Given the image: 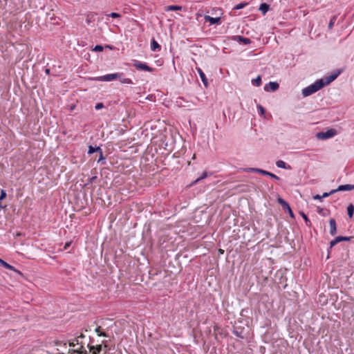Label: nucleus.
<instances>
[{
	"instance_id": "7ed1b4c3",
	"label": "nucleus",
	"mask_w": 354,
	"mask_h": 354,
	"mask_svg": "<svg viewBox=\"0 0 354 354\" xmlns=\"http://www.w3.org/2000/svg\"><path fill=\"white\" fill-rule=\"evenodd\" d=\"M122 76V73H111L96 78L98 81L111 82Z\"/></svg>"
},
{
	"instance_id": "a19ab883",
	"label": "nucleus",
	"mask_w": 354,
	"mask_h": 354,
	"mask_svg": "<svg viewBox=\"0 0 354 354\" xmlns=\"http://www.w3.org/2000/svg\"><path fill=\"white\" fill-rule=\"evenodd\" d=\"M71 245V242H68L65 244V246H64V249H66L69 247V245Z\"/></svg>"
},
{
	"instance_id": "b1692460",
	"label": "nucleus",
	"mask_w": 354,
	"mask_h": 354,
	"mask_svg": "<svg viewBox=\"0 0 354 354\" xmlns=\"http://www.w3.org/2000/svg\"><path fill=\"white\" fill-rule=\"evenodd\" d=\"M207 176V173L206 171H204L202 174V176L199 178H198L196 180H195L192 183V185L196 184L200 180L205 178Z\"/></svg>"
},
{
	"instance_id": "473e14b6",
	"label": "nucleus",
	"mask_w": 354,
	"mask_h": 354,
	"mask_svg": "<svg viewBox=\"0 0 354 354\" xmlns=\"http://www.w3.org/2000/svg\"><path fill=\"white\" fill-rule=\"evenodd\" d=\"M100 327H97L96 329H95V332L97 333V335L99 336H104V337H106V334L105 333H100Z\"/></svg>"
},
{
	"instance_id": "6e6552de",
	"label": "nucleus",
	"mask_w": 354,
	"mask_h": 354,
	"mask_svg": "<svg viewBox=\"0 0 354 354\" xmlns=\"http://www.w3.org/2000/svg\"><path fill=\"white\" fill-rule=\"evenodd\" d=\"M204 19L205 21H209L211 25L219 24L221 23V17H212L209 15H205Z\"/></svg>"
},
{
	"instance_id": "aec40b11",
	"label": "nucleus",
	"mask_w": 354,
	"mask_h": 354,
	"mask_svg": "<svg viewBox=\"0 0 354 354\" xmlns=\"http://www.w3.org/2000/svg\"><path fill=\"white\" fill-rule=\"evenodd\" d=\"M276 165L279 167V168H281V169H290V166H287L286 163L283 161V160H278L276 162Z\"/></svg>"
},
{
	"instance_id": "423d86ee",
	"label": "nucleus",
	"mask_w": 354,
	"mask_h": 354,
	"mask_svg": "<svg viewBox=\"0 0 354 354\" xmlns=\"http://www.w3.org/2000/svg\"><path fill=\"white\" fill-rule=\"evenodd\" d=\"M279 84L274 82H270L268 84H266L264 86V90L266 91H275L279 88Z\"/></svg>"
},
{
	"instance_id": "c85d7f7f",
	"label": "nucleus",
	"mask_w": 354,
	"mask_h": 354,
	"mask_svg": "<svg viewBox=\"0 0 354 354\" xmlns=\"http://www.w3.org/2000/svg\"><path fill=\"white\" fill-rule=\"evenodd\" d=\"M278 202L280 205H282L283 208H284L288 203L285 201L283 198H278Z\"/></svg>"
},
{
	"instance_id": "4be33fe9",
	"label": "nucleus",
	"mask_w": 354,
	"mask_h": 354,
	"mask_svg": "<svg viewBox=\"0 0 354 354\" xmlns=\"http://www.w3.org/2000/svg\"><path fill=\"white\" fill-rule=\"evenodd\" d=\"M100 147H93V146H89L88 147V154H91V153H93L94 152H98L99 151H100Z\"/></svg>"
},
{
	"instance_id": "1a4fd4ad",
	"label": "nucleus",
	"mask_w": 354,
	"mask_h": 354,
	"mask_svg": "<svg viewBox=\"0 0 354 354\" xmlns=\"http://www.w3.org/2000/svg\"><path fill=\"white\" fill-rule=\"evenodd\" d=\"M354 189V185H342L335 189L336 192L343 191H351Z\"/></svg>"
},
{
	"instance_id": "2f4dec72",
	"label": "nucleus",
	"mask_w": 354,
	"mask_h": 354,
	"mask_svg": "<svg viewBox=\"0 0 354 354\" xmlns=\"http://www.w3.org/2000/svg\"><path fill=\"white\" fill-rule=\"evenodd\" d=\"M108 16L112 17V18H119L120 17V15L116 12H111Z\"/></svg>"
},
{
	"instance_id": "4468645a",
	"label": "nucleus",
	"mask_w": 354,
	"mask_h": 354,
	"mask_svg": "<svg viewBox=\"0 0 354 354\" xmlns=\"http://www.w3.org/2000/svg\"><path fill=\"white\" fill-rule=\"evenodd\" d=\"M151 49L152 51H159L160 50V46L154 39L151 40Z\"/></svg>"
},
{
	"instance_id": "ea45409f",
	"label": "nucleus",
	"mask_w": 354,
	"mask_h": 354,
	"mask_svg": "<svg viewBox=\"0 0 354 354\" xmlns=\"http://www.w3.org/2000/svg\"><path fill=\"white\" fill-rule=\"evenodd\" d=\"M322 196L319 195V194H317L315 196H313V199L315 200H320L322 199Z\"/></svg>"
},
{
	"instance_id": "a878e982",
	"label": "nucleus",
	"mask_w": 354,
	"mask_h": 354,
	"mask_svg": "<svg viewBox=\"0 0 354 354\" xmlns=\"http://www.w3.org/2000/svg\"><path fill=\"white\" fill-rule=\"evenodd\" d=\"M283 209H284L285 211H286L292 218H294V214H293V212H292V209H291V208H290V207L289 204H288V205H287L283 208Z\"/></svg>"
},
{
	"instance_id": "5701e85b",
	"label": "nucleus",
	"mask_w": 354,
	"mask_h": 354,
	"mask_svg": "<svg viewBox=\"0 0 354 354\" xmlns=\"http://www.w3.org/2000/svg\"><path fill=\"white\" fill-rule=\"evenodd\" d=\"M120 81V82L122 84H133V82L131 79L129 78H125V77H122V76L118 78Z\"/></svg>"
},
{
	"instance_id": "c756f323",
	"label": "nucleus",
	"mask_w": 354,
	"mask_h": 354,
	"mask_svg": "<svg viewBox=\"0 0 354 354\" xmlns=\"http://www.w3.org/2000/svg\"><path fill=\"white\" fill-rule=\"evenodd\" d=\"M93 51L101 52L103 50V46L101 45H97L93 49Z\"/></svg>"
},
{
	"instance_id": "2eb2a0df",
	"label": "nucleus",
	"mask_w": 354,
	"mask_h": 354,
	"mask_svg": "<svg viewBox=\"0 0 354 354\" xmlns=\"http://www.w3.org/2000/svg\"><path fill=\"white\" fill-rule=\"evenodd\" d=\"M102 345H98L96 347H95L94 346H89V350L91 352H92V354H98L102 351Z\"/></svg>"
},
{
	"instance_id": "9d476101",
	"label": "nucleus",
	"mask_w": 354,
	"mask_h": 354,
	"mask_svg": "<svg viewBox=\"0 0 354 354\" xmlns=\"http://www.w3.org/2000/svg\"><path fill=\"white\" fill-rule=\"evenodd\" d=\"M234 40L242 42V43H243L244 44H246V45L247 44H250L251 43V40L249 38L243 37L239 36V35L234 36Z\"/></svg>"
},
{
	"instance_id": "a211bd4d",
	"label": "nucleus",
	"mask_w": 354,
	"mask_h": 354,
	"mask_svg": "<svg viewBox=\"0 0 354 354\" xmlns=\"http://www.w3.org/2000/svg\"><path fill=\"white\" fill-rule=\"evenodd\" d=\"M269 5L266 3H263L260 5V7H259V10L261 11L262 14L263 15H265L269 10Z\"/></svg>"
},
{
	"instance_id": "20e7f679",
	"label": "nucleus",
	"mask_w": 354,
	"mask_h": 354,
	"mask_svg": "<svg viewBox=\"0 0 354 354\" xmlns=\"http://www.w3.org/2000/svg\"><path fill=\"white\" fill-rule=\"evenodd\" d=\"M133 66L138 70H143L148 72L153 71V68L147 66L145 63H142L138 60H133Z\"/></svg>"
},
{
	"instance_id": "6ab92c4d",
	"label": "nucleus",
	"mask_w": 354,
	"mask_h": 354,
	"mask_svg": "<svg viewBox=\"0 0 354 354\" xmlns=\"http://www.w3.org/2000/svg\"><path fill=\"white\" fill-rule=\"evenodd\" d=\"M0 266H2L3 267H4L8 270H14V271L15 270V268L12 266L8 264V263L4 261L1 259H0Z\"/></svg>"
},
{
	"instance_id": "f03ea898",
	"label": "nucleus",
	"mask_w": 354,
	"mask_h": 354,
	"mask_svg": "<svg viewBox=\"0 0 354 354\" xmlns=\"http://www.w3.org/2000/svg\"><path fill=\"white\" fill-rule=\"evenodd\" d=\"M337 134V131L334 129H328L326 131L318 132L316 138L319 140H326L334 137Z\"/></svg>"
},
{
	"instance_id": "0eeeda50",
	"label": "nucleus",
	"mask_w": 354,
	"mask_h": 354,
	"mask_svg": "<svg viewBox=\"0 0 354 354\" xmlns=\"http://www.w3.org/2000/svg\"><path fill=\"white\" fill-rule=\"evenodd\" d=\"M329 226H330V234L332 236H334L337 233V225L336 221L334 218H330L329 221Z\"/></svg>"
},
{
	"instance_id": "39448f33",
	"label": "nucleus",
	"mask_w": 354,
	"mask_h": 354,
	"mask_svg": "<svg viewBox=\"0 0 354 354\" xmlns=\"http://www.w3.org/2000/svg\"><path fill=\"white\" fill-rule=\"evenodd\" d=\"M350 239H351V237H349V236H337L335 239H334L333 240H332L330 241V248H331L334 247L338 243H341V241H350Z\"/></svg>"
},
{
	"instance_id": "37998d69",
	"label": "nucleus",
	"mask_w": 354,
	"mask_h": 354,
	"mask_svg": "<svg viewBox=\"0 0 354 354\" xmlns=\"http://www.w3.org/2000/svg\"><path fill=\"white\" fill-rule=\"evenodd\" d=\"M318 212H319V213H320V212H322V208H319Z\"/></svg>"
},
{
	"instance_id": "72a5a7b5",
	"label": "nucleus",
	"mask_w": 354,
	"mask_h": 354,
	"mask_svg": "<svg viewBox=\"0 0 354 354\" xmlns=\"http://www.w3.org/2000/svg\"><path fill=\"white\" fill-rule=\"evenodd\" d=\"M260 169H258V168H248L246 169L247 171H249V172H255V173H258V171H259Z\"/></svg>"
},
{
	"instance_id": "393cba45",
	"label": "nucleus",
	"mask_w": 354,
	"mask_h": 354,
	"mask_svg": "<svg viewBox=\"0 0 354 354\" xmlns=\"http://www.w3.org/2000/svg\"><path fill=\"white\" fill-rule=\"evenodd\" d=\"M252 83L254 85L257 86H259L261 84V78L260 76L257 77L255 79L252 80Z\"/></svg>"
},
{
	"instance_id": "4c0bfd02",
	"label": "nucleus",
	"mask_w": 354,
	"mask_h": 354,
	"mask_svg": "<svg viewBox=\"0 0 354 354\" xmlns=\"http://www.w3.org/2000/svg\"><path fill=\"white\" fill-rule=\"evenodd\" d=\"M99 152H100V158H99V159L97 160V162H100V161L104 160V158L103 156L102 150L100 149V151H99Z\"/></svg>"
},
{
	"instance_id": "58836bf2",
	"label": "nucleus",
	"mask_w": 354,
	"mask_h": 354,
	"mask_svg": "<svg viewBox=\"0 0 354 354\" xmlns=\"http://www.w3.org/2000/svg\"><path fill=\"white\" fill-rule=\"evenodd\" d=\"M301 216L304 218V219L305 220V221L306 223H308L310 222L309 219L308 218L307 216L304 213V212H301Z\"/></svg>"
},
{
	"instance_id": "79ce46f5",
	"label": "nucleus",
	"mask_w": 354,
	"mask_h": 354,
	"mask_svg": "<svg viewBox=\"0 0 354 354\" xmlns=\"http://www.w3.org/2000/svg\"><path fill=\"white\" fill-rule=\"evenodd\" d=\"M49 72H50V70H49V69H46V73L47 74H48V73H49Z\"/></svg>"
},
{
	"instance_id": "412c9836",
	"label": "nucleus",
	"mask_w": 354,
	"mask_h": 354,
	"mask_svg": "<svg viewBox=\"0 0 354 354\" xmlns=\"http://www.w3.org/2000/svg\"><path fill=\"white\" fill-rule=\"evenodd\" d=\"M347 213L349 218H352L354 214V206L353 204H350L347 207Z\"/></svg>"
},
{
	"instance_id": "e433bc0d",
	"label": "nucleus",
	"mask_w": 354,
	"mask_h": 354,
	"mask_svg": "<svg viewBox=\"0 0 354 354\" xmlns=\"http://www.w3.org/2000/svg\"><path fill=\"white\" fill-rule=\"evenodd\" d=\"M104 107V105L102 103H97L95 106V109L96 110H100L101 109H102Z\"/></svg>"
},
{
	"instance_id": "f257e3e1",
	"label": "nucleus",
	"mask_w": 354,
	"mask_h": 354,
	"mask_svg": "<svg viewBox=\"0 0 354 354\" xmlns=\"http://www.w3.org/2000/svg\"><path fill=\"white\" fill-rule=\"evenodd\" d=\"M324 86V79H320L316 81L314 84L302 89L301 93L304 97L309 96Z\"/></svg>"
},
{
	"instance_id": "dca6fc26",
	"label": "nucleus",
	"mask_w": 354,
	"mask_h": 354,
	"mask_svg": "<svg viewBox=\"0 0 354 354\" xmlns=\"http://www.w3.org/2000/svg\"><path fill=\"white\" fill-rule=\"evenodd\" d=\"M83 337H84V335L83 334H81L80 336L77 337V338L74 341L71 342L69 343V346L71 347H74L76 345H82V343L80 342L79 339L80 338H83Z\"/></svg>"
},
{
	"instance_id": "7c9ffc66",
	"label": "nucleus",
	"mask_w": 354,
	"mask_h": 354,
	"mask_svg": "<svg viewBox=\"0 0 354 354\" xmlns=\"http://www.w3.org/2000/svg\"><path fill=\"white\" fill-rule=\"evenodd\" d=\"M335 192H336L335 189H333V190H331V191H330V192H328H328H325V193H324V194H323V195L322 196V198L328 197V196H329L330 195H331V194H334V193H335Z\"/></svg>"
},
{
	"instance_id": "f704fd0d",
	"label": "nucleus",
	"mask_w": 354,
	"mask_h": 354,
	"mask_svg": "<svg viewBox=\"0 0 354 354\" xmlns=\"http://www.w3.org/2000/svg\"><path fill=\"white\" fill-rule=\"evenodd\" d=\"M6 196V192L3 189H2L1 192V195H0V201H1L3 198H5Z\"/></svg>"
},
{
	"instance_id": "ddd939ff",
	"label": "nucleus",
	"mask_w": 354,
	"mask_h": 354,
	"mask_svg": "<svg viewBox=\"0 0 354 354\" xmlns=\"http://www.w3.org/2000/svg\"><path fill=\"white\" fill-rule=\"evenodd\" d=\"M337 77V74H332L327 77L326 80H324V86L329 84L330 82L334 81Z\"/></svg>"
},
{
	"instance_id": "bb28decb",
	"label": "nucleus",
	"mask_w": 354,
	"mask_h": 354,
	"mask_svg": "<svg viewBox=\"0 0 354 354\" xmlns=\"http://www.w3.org/2000/svg\"><path fill=\"white\" fill-rule=\"evenodd\" d=\"M337 19V16L335 15L332 17V19H330L329 24H328V29H332L333 26H334V24L335 22Z\"/></svg>"
},
{
	"instance_id": "f3484780",
	"label": "nucleus",
	"mask_w": 354,
	"mask_h": 354,
	"mask_svg": "<svg viewBox=\"0 0 354 354\" xmlns=\"http://www.w3.org/2000/svg\"><path fill=\"white\" fill-rule=\"evenodd\" d=\"M182 7L179 6H167L165 7V11H176V10H181Z\"/></svg>"
},
{
	"instance_id": "f8f14e48",
	"label": "nucleus",
	"mask_w": 354,
	"mask_h": 354,
	"mask_svg": "<svg viewBox=\"0 0 354 354\" xmlns=\"http://www.w3.org/2000/svg\"><path fill=\"white\" fill-rule=\"evenodd\" d=\"M258 173L259 174H263L264 176H270L272 178H274L276 180H279V178L276 176L275 174H272V173H270L269 171H267L266 170H263L261 169H259V171H258Z\"/></svg>"
},
{
	"instance_id": "9b49d317",
	"label": "nucleus",
	"mask_w": 354,
	"mask_h": 354,
	"mask_svg": "<svg viewBox=\"0 0 354 354\" xmlns=\"http://www.w3.org/2000/svg\"><path fill=\"white\" fill-rule=\"evenodd\" d=\"M197 71H198V73L200 75V77H201L203 83L204 84L205 86L207 87L208 85V82H207V79L205 77V73L203 72V71L200 68H197Z\"/></svg>"
},
{
	"instance_id": "cd10ccee",
	"label": "nucleus",
	"mask_w": 354,
	"mask_h": 354,
	"mask_svg": "<svg viewBox=\"0 0 354 354\" xmlns=\"http://www.w3.org/2000/svg\"><path fill=\"white\" fill-rule=\"evenodd\" d=\"M248 5V3H239L237 4L236 6H234V10H239V9H242L245 6H246Z\"/></svg>"
},
{
	"instance_id": "c9c22d12",
	"label": "nucleus",
	"mask_w": 354,
	"mask_h": 354,
	"mask_svg": "<svg viewBox=\"0 0 354 354\" xmlns=\"http://www.w3.org/2000/svg\"><path fill=\"white\" fill-rule=\"evenodd\" d=\"M257 107H258V109L260 111L261 115H264L265 114V109H264V108L261 105H258Z\"/></svg>"
}]
</instances>
